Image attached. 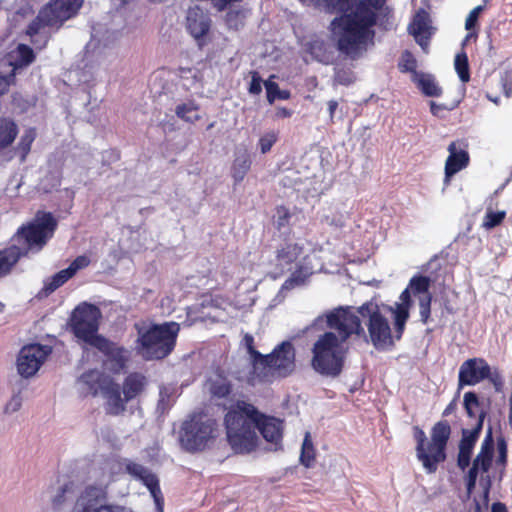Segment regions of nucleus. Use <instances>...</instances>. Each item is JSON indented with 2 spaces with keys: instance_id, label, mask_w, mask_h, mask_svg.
Here are the masks:
<instances>
[{
  "instance_id": "338daca9",
  "label": "nucleus",
  "mask_w": 512,
  "mask_h": 512,
  "mask_svg": "<svg viewBox=\"0 0 512 512\" xmlns=\"http://www.w3.org/2000/svg\"><path fill=\"white\" fill-rule=\"evenodd\" d=\"M369 7L376 12V10H379L382 8V6L385 4L386 0H363Z\"/></svg>"
},
{
  "instance_id": "864d4df0",
  "label": "nucleus",
  "mask_w": 512,
  "mask_h": 512,
  "mask_svg": "<svg viewBox=\"0 0 512 512\" xmlns=\"http://www.w3.org/2000/svg\"><path fill=\"white\" fill-rule=\"evenodd\" d=\"M251 82L248 91L252 95H258L262 91V78L257 71H251Z\"/></svg>"
},
{
  "instance_id": "9d476101",
  "label": "nucleus",
  "mask_w": 512,
  "mask_h": 512,
  "mask_svg": "<svg viewBox=\"0 0 512 512\" xmlns=\"http://www.w3.org/2000/svg\"><path fill=\"white\" fill-rule=\"evenodd\" d=\"M182 430L181 440L186 442L187 448L206 446L218 436L217 423L211 419L185 423Z\"/></svg>"
},
{
  "instance_id": "f704fd0d",
  "label": "nucleus",
  "mask_w": 512,
  "mask_h": 512,
  "mask_svg": "<svg viewBox=\"0 0 512 512\" xmlns=\"http://www.w3.org/2000/svg\"><path fill=\"white\" fill-rule=\"evenodd\" d=\"M455 70L463 83L470 81V68L468 56L465 51L457 53L454 60Z\"/></svg>"
},
{
  "instance_id": "dca6fc26",
  "label": "nucleus",
  "mask_w": 512,
  "mask_h": 512,
  "mask_svg": "<svg viewBox=\"0 0 512 512\" xmlns=\"http://www.w3.org/2000/svg\"><path fill=\"white\" fill-rule=\"evenodd\" d=\"M92 347L99 350L111 363L112 369L115 371L122 370L128 361L127 350L119 346L117 343L110 341L105 337L97 338Z\"/></svg>"
},
{
  "instance_id": "f257e3e1",
  "label": "nucleus",
  "mask_w": 512,
  "mask_h": 512,
  "mask_svg": "<svg viewBox=\"0 0 512 512\" xmlns=\"http://www.w3.org/2000/svg\"><path fill=\"white\" fill-rule=\"evenodd\" d=\"M327 326L337 332L328 331L320 335L312 347L311 366L319 374L337 377L344 367V351L341 345L351 335H364L361 320L349 307L339 308L327 315Z\"/></svg>"
},
{
  "instance_id": "6e6d98bb",
  "label": "nucleus",
  "mask_w": 512,
  "mask_h": 512,
  "mask_svg": "<svg viewBox=\"0 0 512 512\" xmlns=\"http://www.w3.org/2000/svg\"><path fill=\"white\" fill-rule=\"evenodd\" d=\"M413 437L416 441V448H426L429 440L426 437L424 430L419 426L412 428Z\"/></svg>"
},
{
  "instance_id": "4468645a",
  "label": "nucleus",
  "mask_w": 512,
  "mask_h": 512,
  "mask_svg": "<svg viewBox=\"0 0 512 512\" xmlns=\"http://www.w3.org/2000/svg\"><path fill=\"white\" fill-rule=\"evenodd\" d=\"M412 291L407 287L400 296V302H396L393 306H388V311L392 314L393 327L395 329V337L399 341L406 329V323L410 317V308L412 306Z\"/></svg>"
},
{
  "instance_id": "473e14b6",
  "label": "nucleus",
  "mask_w": 512,
  "mask_h": 512,
  "mask_svg": "<svg viewBox=\"0 0 512 512\" xmlns=\"http://www.w3.org/2000/svg\"><path fill=\"white\" fill-rule=\"evenodd\" d=\"M248 12V9L242 7L230 9L224 17L227 28L230 30L238 31L244 27Z\"/></svg>"
},
{
  "instance_id": "09e8293b",
  "label": "nucleus",
  "mask_w": 512,
  "mask_h": 512,
  "mask_svg": "<svg viewBox=\"0 0 512 512\" xmlns=\"http://www.w3.org/2000/svg\"><path fill=\"white\" fill-rule=\"evenodd\" d=\"M278 140V133L271 131L262 135L259 139V147L262 154L268 153Z\"/></svg>"
},
{
  "instance_id": "1a4fd4ad",
  "label": "nucleus",
  "mask_w": 512,
  "mask_h": 512,
  "mask_svg": "<svg viewBox=\"0 0 512 512\" xmlns=\"http://www.w3.org/2000/svg\"><path fill=\"white\" fill-rule=\"evenodd\" d=\"M185 28L202 49L211 42L212 19L208 10L198 5L190 7L186 14Z\"/></svg>"
},
{
  "instance_id": "69168bd1",
  "label": "nucleus",
  "mask_w": 512,
  "mask_h": 512,
  "mask_svg": "<svg viewBox=\"0 0 512 512\" xmlns=\"http://www.w3.org/2000/svg\"><path fill=\"white\" fill-rule=\"evenodd\" d=\"M457 410V401L453 399L443 410L442 417L446 418Z\"/></svg>"
},
{
  "instance_id": "79ce46f5",
  "label": "nucleus",
  "mask_w": 512,
  "mask_h": 512,
  "mask_svg": "<svg viewBox=\"0 0 512 512\" xmlns=\"http://www.w3.org/2000/svg\"><path fill=\"white\" fill-rule=\"evenodd\" d=\"M495 450H481V452L474 459L472 466L476 467L478 471L487 472L491 465Z\"/></svg>"
},
{
  "instance_id": "bb28decb",
  "label": "nucleus",
  "mask_w": 512,
  "mask_h": 512,
  "mask_svg": "<svg viewBox=\"0 0 512 512\" xmlns=\"http://www.w3.org/2000/svg\"><path fill=\"white\" fill-rule=\"evenodd\" d=\"M303 252V247L298 243H286L276 251V261L280 266L294 263Z\"/></svg>"
},
{
  "instance_id": "aec40b11",
  "label": "nucleus",
  "mask_w": 512,
  "mask_h": 512,
  "mask_svg": "<svg viewBox=\"0 0 512 512\" xmlns=\"http://www.w3.org/2000/svg\"><path fill=\"white\" fill-rule=\"evenodd\" d=\"M11 56V60L4 62L9 71L15 74L19 69L29 66L36 59V55L33 49L30 46L22 43L18 44L16 49L12 52Z\"/></svg>"
},
{
  "instance_id": "72a5a7b5",
  "label": "nucleus",
  "mask_w": 512,
  "mask_h": 512,
  "mask_svg": "<svg viewBox=\"0 0 512 512\" xmlns=\"http://www.w3.org/2000/svg\"><path fill=\"white\" fill-rule=\"evenodd\" d=\"M72 278L71 273L66 269L60 270L53 276L45 280L42 291L45 295H49L59 287L64 285L69 279Z\"/></svg>"
},
{
  "instance_id": "a878e982",
  "label": "nucleus",
  "mask_w": 512,
  "mask_h": 512,
  "mask_svg": "<svg viewBox=\"0 0 512 512\" xmlns=\"http://www.w3.org/2000/svg\"><path fill=\"white\" fill-rule=\"evenodd\" d=\"M175 115L184 122L194 124L201 120L200 105L195 100H188L175 107Z\"/></svg>"
},
{
  "instance_id": "6ab92c4d",
  "label": "nucleus",
  "mask_w": 512,
  "mask_h": 512,
  "mask_svg": "<svg viewBox=\"0 0 512 512\" xmlns=\"http://www.w3.org/2000/svg\"><path fill=\"white\" fill-rule=\"evenodd\" d=\"M449 156L445 162L444 184L449 185L450 179L460 170L466 168L469 164V154L465 150L457 151L456 142H451L448 146Z\"/></svg>"
},
{
  "instance_id": "bf43d9fd",
  "label": "nucleus",
  "mask_w": 512,
  "mask_h": 512,
  "mask_svg": "<svg viewBox=\"0 0 512 512\" xmlns=\"http://www.w3.org/2000/svg\"><path fill=\"white\" fill-rule=\"evenodd\" d=\"M22 404V398L20 394L13 395L9 402L5 406V412L6 413H13L20 409Z\"/></svg>"
},
{
  "instance_id": "603ef678",
  "label": "nucleus",
  "mask_w": 512,
  "mask_h": 512,
  "mask_svg": "<svg viewBox=\"0 0 512 512\" xmlns=\"http://www.w3.org/2000/svg\"><path fill=\"white\" fill-rule=\"evenodd\" d=\"M478 472L479 471L476 467L471 466L470 469L468 470L466 477H465V483H466V489H467L468 496H470L473 493V491L476 487Z\"/></svg>"
},
{
  "instance_id": "393cba45",
  "label": "nucleus",
  "mask_w": 512,
  "mask_h": 512,
  "mask_svg": "<svg viewBox=\"0 0 512 512\" xmlns=\"http://www.w3.org/2000/svg\"><path fill=\"white\" fill-rule=\"evenodd\" d=\"M446 450H417V459L427 473H434L438 464L446 460Z\"/></svg>"
},
{
  "instance_id": "c756f323",
  "label": "nucleus",
  "mask_w": 512,
  "mask_h": 512,
  "mask_svg": "<svg viewBox=\"0 0 512 512\" xmlns=\"http://www.w3.org/2000/svg\"><path fill=\"white\" fill-rule=\"evenodd\" d=\"M250 168L251 158L249 154L242 153L236 156L231 167V176L234 180V183L238 184L242 182Z\"/></svg>"
},
{
  "instance_id": "f03ea898",
  "label": "nucleus",
  "mask_w": 512,
  "mask_h": 512,
  "mask_svg": "<svg viewBox=\"0 0 512 512\" xmlns=\"http://www.w3.org/2000/svg\"><path fill=\"white\" fill-rule=\"evenodd\" d=\"M224 422L232 448H255L258 439L256 429L274 445H278L283 437V420L262 414L245 401H237L226 413Z\"/></svg>"
},
{
  "instance_id": "2f4dec72",
  "label": "nucleus",
  "mask_w": 512,
  "mask_h": 512,
  "mask_svg": "<svg viewBox=\"0 0 512 512\" xmlns=\"http://www.w3.org/2000/svg\"><path fill=\"white\" fill-rule=\"evenodd\" d=\"M463 406L469 418L479 420L481 413L487 414L475 392L469 391L464 394Z\"/></svg>"
},
{
  "instance_id": "a19ab883",
  "label": "nucleus",
  "mask_w": 512,
  "mask_h": 512,
  "mask_svg": "<svg viewBox=\"0 0 512 512\" xmlns=\"http://www.w3.org/2000/svg\"><path fill=\"white\" fill-rule=\"evenodd\" d=\"M75 492V485L73 481L65 482L59 489V492L52 499V504L55 508L60 507L68 497L72 496Z\"/></svg>"
},
{
  "instance_id": "423d86ee",
  "label": "nucleus",
  "mask_w": 512,
  "mask_h": 512,
  "mask_svg": "<svg viewBox=\"0 0 512 512\" xmlns=\"http://www.w3.org/2000/svg\"><path fill=\"white\" fill-rule=\"evenodd\" d=\"M359 316L365 320L370 341L378 351L391 350L395 346V332L389 320L375 301H367L357 308Z\"/></svg>"
},
{
  "instance_id": "a211bd4d",
  "label": "nucleus",
  "mask_w": 512,
  "mask_h": 512,
  "mask_svg": "<svg viewBox=\"0 0 512 512\" xmlns=\"http://www.w3.org/2000/svg\"><path fill=\"white\" fill-rule=\"evenodd\" d=\"M106 400L105 409L107 414L118 416L126 411L127 401L122 396L121 386L111 377L104 382L102 391L100 392Z\"/></svg>"
},
{
  "instance_id": "8fccbe9b",
  "label": "nucleus",
  "mask_w": 512,
  "mask_h": 512,
  "mask_svg": "<svg viewBox=\"0 0 512 512\" xmlns=\"http://www.w3.org/2000/svg\"><path fill=\"white\" fill-rule=\"evenodd\" d=\"M427 21H428L427 13L423 9H421L419 12H417V14L414 17L413 34L420 35L424 31H426V29L428 27Z\"/></svg>"
},
{
  "instance_id": "b1692460",
  "label": "nucleus",
  "mask_w": 512,
  "mask_h": 512,
  "mask_svg": "<svg viewBox=\"0 0 512 512\" xmlns=\"http://www.w3.org/2000/svg\"><path fill=\"white\" fill-rule=\"evenodd\" d=\"M110 378V376L105 375L104 373L98 371L97 369H91L84 372L80 376L79 380L87 387L88 392L92 396H97L99 392L102 391L104 382H106V380Z\"/></svg>"
},
{
  "instance_id": "c85d7f7f",
  "label": "nucleus",
  "mask_w": 512,
  "mask_h": 512,
  "mask_svg": "<svg viewBox=\"0 0 512 512\" xmlns=\"http://www.w3.org/2000/svg\"><path fill=\"white\" fill-rule=\"evenodd\" d=\"M18 131L14 120L6 117L0 118V150L9 147L15 141Z\"/></svg>"
},
{
  "instance_id": "cd10ccee",
  "label": "nucleus",
  "mask_w": 512,
  "mask_h": 512,
  "mask_svg": "<svg viewBox=\"0 0 512 512\" xmlns=\"http://www.w3.org/2000/svg\"><path fill=\"white\" fill-rule=\"evenodd\" d=\"M485 414L481 413L479 420L473 425L471 429L463 428L461 431V439L458 448H474L480 433L483 429Z\"/></svg>"
},
{
  "instance_id": "7ed1b4c3",
  "label": "nucleus",
  "mask_w": 512,
  "mask_h": 512,
  "mask_svg": "<svg viewBox=\"0 0 512 512\" xmlns=\"http://www.w3.org/2000/svg\"><path fill=\"white\" fill-rule=\"evenodd\" d=\"M377 14L364 1L342 17V30L337 41L338 50L351 59L359 58L369 45L374 44Z\"/></svg>"
},
{
  "instance_id": "37998d69",
  "label": "nucleus",
  "mask_w": 512,
  "mask_h": 512,
  "mask_svg": "<svg viewBox=\"0 0 512 512\" xmlns=\"http://www.w3.org/2000/svg\"><path fill=\"white\" fill-rule=\"evenodd\" d=\"M505 211H492L488 210L483 218L482 227L490 230L499 226L505 219Z\"/></svg>"
},
{
  "instance_id": "ea45409f",
  "label": "nucleus",
  "mask_w": 512,
  "mask_h": 512,
  "mask_svg": "<svg viewBox=\"0 0 512 512\" xmlns=\"http://www.w3.org/2000/svg\"><path fill=\"white\" fill-rule=\"evenodd\" d=\"M419 88L429 97H439L442 94V89L437 85L434 79L430 77H422L418 81Z\"/></svg>"
},
{
  "instance_id": "c03bdc74",
  "label": "nucleus",
  "mask_w": 512,
  "mask_h": 512,
  "mask_svg": "<svg viewBox=\"0 0 512 512\" xmlns=\"http://www.w3.org/2000/svg\"><path fill=\"white\" fill-rule=\"evenodd\" d=\"M431 303H432V295L431 294H427L422 297H419L418 305H419L420 321L424 325L428 324L431 320Z\"/></svg>"
},
{
  "instance_id": "a18cd8bd",
  "label": "nucleus",
  "mask_w": 512,
  "mask_h": 512,
  "mask_svg": "<svg viewBox=\"0 0 512 512\" xmlns=\"http://www.w3.org/2000/svg\"><path fill=\"white\" fill-rule=\"evenodd\" d=\"M398 68L403 73H413L416 74V68H417V60L415 59L412 52L405 50L400 58V61L398 63Z\"/></svg>"
},
{
  "instance_id": "ddd939ff",
  "label": "nucleus",
  "mask_w": 512,
  "mask_h": 512,
  "mask_svg": "<svg viewBox=\"0 0 512 512\" xmlns=\"http://www.w3.org/2000/svg\"><path fill=\"white\" fill-rule=\"evenodd\" d=\"M489 376V364L484 358H470L464 361L459 369L458 385L473 386Z\"/></svg>"
},
{
  "instance_id": "3c124183",
  "label": "nucleus",
  "mask_w": 512,
  "mask_h": 512,
  "mask_svg": "<svg viewBox=\"0 0 512 512\" xmlns=\"http://www.w3.org/2000/svg\"><path fill=\"white\" fill-rule=\"evenodd\" d=\"M90 264V259L85 255L77 256L67 267V270L71 273L72 277L77 273L78 270L86 268Z\"/></svg>"
},
{
  "instance_id": "0eeeda50",
  "label": "nucleus",
  "mask_w": 512,
  "mask_h": 512,
  "mask_svg": "<svg viewBox=\"0 0 512 512\" xmlns=\"http://www.w3.org/2000/svg\"><path fill=\"white\" fill-rule=\"evenodd\" d=\"M296 369V351L291 341L285 340L269 354H263L255 373L265 379L269 376L286 378Z\"/></svg>"
},
{
  "instance_id": "de8ad7c7",
  "label": "nucleus",
  "mask_w": 512,
  "mask_h": 512,
  "mask_svg": "<svg viewBox=\"0 0 512 512\" xmlns=\"http://www.w3.org/2000/svg\"><path fill=\"white\" fill-rule=\"evenodd\" d=\"M292 214L290 210L284 205H280L276 207V220L275 225L278 230L289 225Z\"/></svg>"
},
{
  "instance_id": "7c9ffc66",
  "label": "nucleus",
  "mask_w": 512,
  "mask_h": 512,
  "mask_svg": "<svg viewBox=\"0 0 512 512\" xmlns=\"http://www.w3.org/2000/svg\"><path fill=\"white\" fill-rule=\"evenodd\" d=\"M233 391L232 382L225 376L219 375L209 385V392L212 398L224 399L230 396Z\"/></svg>"
},
{
  "instance_id": "412c9836",
  "label": "nucleus",
  "mask_w": 512,
  "mask_h": 512,
  "mask_svg": "<svg viewBox=\"0 0 512 512\" xmlns=\"http://www.w3.org/2000/svg\"><path fill=\"white\" fill-rule=\"evenodd\" d=\"M452 427L447 419L437 421L430 429V439L426 448H447Z\"/></svg>"
},
{
  "instance_id": "4c0bfd02",
  "label": "nucleus",
  "mask_w": 512,
  "mask_h": 512,
  "mask_svg": "<svg viewBox=\"0 0 512 512\" xmlns=\"http://www.w3.org/2000/svg\"><path fill=\"white\" fill-rule=\"evenodd\" d=\"M267 93V100L272 104L275 99L287 100L291 94L288 90H280L279 85L273 81H266L264 83Z\"/></svg>"
},
{
  "instance_id": "774afa93",
  "label": "nucleus",
  "mask_w": 512,
  "mask_h": 512,
  "mask_svg": "<svg viewBox=\"0 0 512 512\" xmlns=\"http://www.w3.org/2000/svg\"><path fill=\"white\" fill-rule=\"evenodd\" d=\"M492 512H508L507 507L504 503L495 502L491 507Z\"/></svg>"
},
{
  "instance_id": "39448f33",
  "label": "nucleus",
  "mask_w": 512,
  "mask_h": 512,
  "mask_svg": "<svg viewBox=\"0 0 512 512\" xmlns=\"http://www.w3.org/2000/svg\"><path fill=\"white\" fill-rule=\"evenodd\" d=\"M58 222L51 212L37 211L32 221L20 226L12 237L16 245L25 249H42L57 229Z\"/></svg>"
},
{
  "instance_id": "5701e85b",
  "label": "nucleus",
  "mask_w": 512,
  "mask_h": 512,
  "mask_svg": "<svg viewBox=\"0 0 512 512\" xmlns=\"http://www.w3.org/2000/svg\"><path fill=\"white\" fill-rule=\"evenodd\" d=\"M23 256H26L25 249L16 244L0 249V278L7 276Z\"/></svg>"
},
{
  "instance_id": "0e129e2a",
  "label": "nucleus",
  "mask_w": 512,
  "mask_h": 512,
  "mask_svg": "<svg viewBox=\"0 0 512 512\" xmlns=\"http://www.w3.org/2000/svg\"><path fill=\"white\" fill-rule=\"evenodd\" d=\"M292 111L286 107H277L275 111V117L278 119L290 118Z\"/></svg>"
},
{
  "instance_id": "5fc2aeb1",
  "label": "nucleus",
  "mask_w": 512,
  "mask_h": 512,
  "mask_svg": "<svg viewBox=\"0 0 512 512\" xmlns=\"http://www.w3.org/2000/svg\"><path fill=\"white\" fill-rule=\"evenodd\" d=\"M486 379H488L492 383L496 392H501L503 390L504 380L497 369L492 371L491 367L489 366V376H487Z\"/></svg>"
},
{
  "instance_id": "4be33fe9",
  "label": "nucleus",
  "mask_w": 512,
  "mask_h": 512,
  "mask_svg": "<svg viewBox=\"0 0 512 512\" xmlns=\"http://www.w3.org/2000/svg\"><path fill=\"white\" fill-rule=\"evenodd\" d=\"M147 385L146 377L138 372L129 373L123 381L124 401L130 402L143 393Z\"/></svg>"
},
{
  "instance_id": "e2e57ef3",
  "label": "nucleus",
  "mask_w": 512,
  "mask_h": 512,
  "mask_svg": "<svg viewBox=\"0 0 512 512\" xmlns=\"http://www.w3.org/2000/svg\"><path fill=\"white\" fill-rule=\"evenodd\" d=\"M480 448H494V440H493L491 426L488 427L486 436H485Z\"/></svg>"
},
{
  "instance_id": "13d9d810",
  "label": "nucleus",
  "mask_w": 512,
  "mask_h": 512,
  "mask_svg": "<svg viewBox=\"0 0 512 512\" xmlns=\"http://www.w3.org/2000/svg\"><path fill=\"white\" fill-rule=\"evenodd\" d=\"M473 450H459L457 464L460 469L465 470L471 462Z\"/></svg>"
},
{
  "instance_id": "680f3d73",
  "label": "nucleus",
  "mask_w": 512,
  "mask_h": 512,
  "mask_svg": "<svg viewBox=\"0 0 512 512\" xmlns=\"http://www.w3.org/2000/svg\"><path fill=\"white\" fill-rule=\"evenodd\" d=\"M217 11H224L228 5L234 2H242L243 0H211Z\"/></svg>"
},
{
  "instance_id": "49530a36",
  "label": "nucleus",
  "mask_w": 512,
  "mask_h": 512,
  "mask_svg": "<svg viewBox=\"0 0 512 512\" xmlns=\"http://www.w3.org/2000/svg\"><path fill=\"white\" fill-rule=\"evenodd\" d=\"M243 342H244V345L251 357V364H252L253 370L255 371V369H257V367L259 366V362H260L263 354L255 349L254 338L252 335L245 334V336L243 338Z\"/></svg>"
},
{
  "instance_id": "e433bc0d",
  "label": "nucleus",
  "mask_w": 512,
  "mask_h": 512,
  "mask_svg": "<svg viewBox=\"0 0 512 512\" xmlns=\"http://www.w3.org/2000/svg\"><path fill=\"white\" fill-rule=\"evenodd\" d=\"M484 9H485L484 5H478L475 8H473L469 12L468 16L466 17L465 29L467 31H469V33H468V35L466 37L467 39L472 37V36L477 37V31H475V29H476L477 24H478L479 16L484 11Z\"/></svg>"
},
{
  "instance_id": "f8f14e48",
  "label": "nucleus",
  "mask_w": 512,
  "mask_h": 512,
  "mask_svg": "<svg viewBox=\"0 0 512 512\" xmlns=\"http://www.w3.org/2000/svg\"><path fill=\"white\" fill-rule=\"evenodd\" d=\"M126 471L134 478L140 480L147 487L154 499L158 512H163L164 497L158 477L143 465L132 461L126 464Z\"/></svg>"
},
{
  "instance_id": "4d7b16f0",
  "label": "nucleus",
  "mask_w": 512,
  "mask_h": 512,
  "mask_svg": "<svg viewBox=\"0 0 512 512\" xmlns=\"http://www.w3.org/2000/svg\"><path fill=\"white\" fill-rule=\"evenodd\" d=\"M305 279L306 275H303L301 270H297L285 281V286L287 288H293L295 286L302 285L304 284Z\"/></svg>"
},
{
  "instance_id": "20e7f679",
  "label": "nucleus",
  "mask_w": 512,
  "mask_h": 512,
  "mask_svg": "<svg viewBox=\"0 0 512 512\" xmlns=\"http://www.w3.org/2000/svg\"><path fill=\"white\" fill-rule=\"evenodd\" d=\"M137 332L135 348L145 360H162L175 349L180 325L170 321L161 324L135 323Z\"/></svg>"
},
{
  "instance_id": "6e6552de",
  "label": "nucleus",
  "mask_w": 512,
  "mask_h": 512,
  "mask_svg": "<svg viewBox=\"0 0 512 512\" xmlns=\"http://www.w3.org/2000/svg\"><path fill=\"white\" fill-rule=\"evenodd\" d=\"M100 318L101 311L97 306L83 302L73 310L70 316V330L76 338L92 346L97 338L102 337L97 333Z\"/></svg>"
},
{
  "instance_id": "f3484780",
  "label": "nucleus",
  "mask_w": 512,
  "mask_h": 512,
  "mask_svg": "<svg viewBox=\"0 0 512 512\" xmlns=\"http://www.w3.org/2000/svg\"><path fill=\"white\" fill-rule=\"evenodd\" d=\"M83 2L84 0H51L45 8L55 21L56 29H59L65 21L78 13Z\"/></svg>"
},
{
  "instance_id": "9b49d317",
  "label": "nucleus",
  "mask_w": 512,
  "mask_h": 512,
  "mask_svg": "<svg viewBox=\"0 0 512 512\" xmlns=\"http://www.w3.org/2000/svg\"><path fill=\"white\" fill-rule=\"evenodd\" d=\"M50 353L51 347L46 345L35 343L24 346L17 358L18 373L25 378L33 376Z\"/></svg>"
},
{
  "instance_id": "58836bf2",
  "label": "nucleus",
  "mask_w": 512,
  "mask_h": 512,
  "mask_svg": "<svg viewBox=\"0 0 512 512\" xmlns=\"http://www.w3.org/2000/svg\"><path fill=\"white\" fill-rule=\"evenodd\" d=\"M36 138V131L34 128H29L21 136L18 143V150L21 153V160L24 161L31 150V146Z\"/></svg>"
},
{
  "instance_id": "2eb2a0df",
  "label": "nucleus",
  "mask_w": 512,
  "mask_h": 512,
  "mask_svg": "<svg viewBox=\"0 0 512 512\" xmlns=\"http://www.w3.org/2000/svg\"><path fill=\"white\" fill-rule=\"evenodd\" d=\"M45 27L56 28V23L46 8L43 7L39 14L30 22L26 30V34L31 38V43L39 49L45 48L50 38L49 34L42 33Z\"/></svg>"
},
{
  "instance_id": "c9c22d12",
  "label": "nucleus",
  "mask_w": 512,
  "mask_h": 512,
  "mask_svg": "<svg viewBox=\"0 0 512 512\" xmlns=\"http://www.w3.org/2000/svg\"><path fill=\"white\" fill-rule=\"evenodd\" d=\"M431 286V280L428 276L424 275H414L408 284V288L412 291L414 295L417 294H430L429 288Z\"/></svg>"
},
{
  "instance_id": "052dcab7",
  "label": "nucleus",
  "mask_w": 512,
  "mask_h": 512,
  "mask_svg": "<svg viewBox=\"0 0 512 512\" xmlns=\"http://www.w3.org/2000/svg\"><path fill=\"white\" fill-rule=\"evenodd\" d=\"M315 451L316 450H301L300 461L305 467L309 468L313 465L316 458Z\"/></svg>"
}]
</instances>
